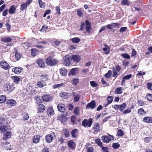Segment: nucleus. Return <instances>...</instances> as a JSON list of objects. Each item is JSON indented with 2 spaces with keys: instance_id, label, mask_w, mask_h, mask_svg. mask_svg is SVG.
Returning <instances> with one entry per match:
<instances>
[{
  "instance_id": "f257e3e1",
  "label": "nucleus",
  "mask_w": 152,
  "mask_h": 152,
  "mask_svg": "<svg viewBox=\"0 0 152 152\" xmlns=\"http://www.w3.org/2000/svg\"><path fill=\"white\" fill-rule=\"evenodd\" d=\"M8 127L7 125H4L3 126L1 132L4 133L3 137V139L5 140L10 138L12 135V133L10 131H7L8 129Z\"/></svg>"
},
{
  "instance_id": "f03ea898",
  "label": "nucleus",
  "mask_w": 152,
  "mask_h": 152,
  "mask_svg": "<svg viewBox=\"0 0 152 152\" xmlns=\"http://www.w3.org/2000/svg\"><path fill=\"white\" fill-rule=\"evenodd\" d=\"M58 60L53 58L52 56L48 57L45 60L46 64L50 66L55 65L58 62Z\"/></svg>"
},
{
  "instance_id": "7ed1b4c3",
  "label": "nucleus",
  "mask_w": 152,
  "mask_h": 152,
  "mask_svg": "<svg viewBox=\"0 0 152 152\" xmlns=\"http://www.w3.org/2000/svg\"><path fill=\"white\" fill-rule=\"evenodd\" d=\"M42 101L41 99H39V102H37L38 104V109L37 113H44L45 109V106L43 104H42Z\"/></svg>"
},
{
  "instance_id": "20e7f679",
  "label": "nucleus",
  "mask_w": 152,
  "mask_h": 152,
  "mask_svg": "<svg viewBox=\"0 0 152 152\" xmlns=\"http://www.w3.org/2000/svg\"><path fill=\"white\" fill-rule=\"evenodd\" d=\"M92 120V118H89L88 120L87 119H85L82 121V125L85 127L87 126L90 127L93 122Z\"/></svg>"
},
{
  "instance_id": "39448f33",
  "label": "nucleus",
  "mask_w": 152,
  "mask_h": 152,
  "mask_svg": "<svg viewBox=\"0 0 152 152\" xmlns=\"http://www.w3.org/2000/svg\"><path fill=\"white\" fill-rule=\"evenodd\" d=\"M71 58L69 55L66 56L63 58V63L66 66H69L71 64Z\"/></svg>"
},
{
  "instance_id": "423d86ee",
  "label": "nucleus",
  "mask_w": 152,
  "mask_h": 152,
  "mask_svg": "<svg viewBox=\"0 0 152 152\" xmlns=\"http://www.w3.org/2000/svg\"><path fill=\"white\" fill-rule=\"evenodd\" d=\"M12 85L9 84H4V90L5 91L10 92L13 91L15 87Z\"/></svg>"
},
{
  "instance_id": "0eeeda50",
  "label": "nucleus",
  "mask_w": 152,
  "mask_h": 152,
  "mask_svg": "<svg viewBox=\"0 0 152 152\" xmlns=\"http://www.w3.org/2000/svg\"><path fill=\"white\" fill-rule=\"evenodd\" d=\"M14 50V51L13 52L15 54L14 56V58L13 59V61H16L19 60L20 58L22 55L18 51L16 48H15Z\"/></svg>"
},
{
  "instance_id": "6e6552de",
  "label": "nucleus",
  "mask_w": 152,
  "mask_h": 152,
  "mask_svg": "<svg viewBox=\"0 0 152 152\" xmlns=\"http://www.w3.org/2000/svg\"><path fill=\"white\" fill-rule=\"evenodd\" d=\"M0 65L1 68L5 70L9 69L10 68L9 64L5 60H2L0 61Z\"/></svg>"
},
{
  "instance_id": "1a4fd4ad",
  "label": "nucleus",
  "mask_w": 152,
  "mask_h": 152,
  "mask_svg": "<svg viewBox=\"0 0 152 152\" xmlns=\"http://www.w3.org/2000/svg\"><path fill=\"white\" fill-rule=\"evenodd\" d=\"M43 101L45 102H49L52 99L53 97L49 94H45L42 96Z\"/></svg>"
},
{
  "instance_id": "9d476101",
  "label": "nucleus",
  "mask_w": 152,
  "mask_h": 152,
  "mask_svg": "<svg viewBox=\"0 0 152 152\" xmlns=\"http://www.w3.org/2000/svg\"><path fill=\"white\" fill-rule=\"evenodd\" d=\"M71 58V60H72L73 62L76 63L78 62L81 59L80 56L78 55H73Z\"/></svg>"
},
{
  "instance_id": "9b49d317",
  "label": "nucleus",
  "mask_w": 152,
  "mask_h": 152,
  "mask_svg": "<svg viewBox=\"0 0 152 152\" xmlns=\"http://www.w3.org/2000/svg\"><path fill=\"white\" fill-rule=\"evenodd\" d=\"M79 130L75 128L71 131V135L73 138H76L79 136Z\"/></svg>"
},
{
  "instance_id": "f8f14e48",
  "label": "nucleus",
  "mask_w": 152,
  "mask_h": 152,
  "mask_svg": "<svg viewBox=\"0 0 152 152\" xmlns=\"http://www.w3.org/2000/svg\"><path fill=\"white\" fill-rule=\"evenodd\" d=\"M66 108V106L63 104H59L57 106V108L58 110L61 112H64Z\"/></svg>"
},
{
  "instance_id": "ddd939ff",
  "label": "nucleus",
  "mask_w": 152,
  "mask_h": 152,
  "mask_svg": "<svg viewBox=\"0 0 152 152\" xmlns=\"http://www.w3.org/2000/svg\"><path fill=\"white\" fill-rule=\"evenodd\" d=\"M67 144L68 147L71 149L73 150L75 149L76 145L72 140L69 141L67 142Z\"/></svg>"
},
{
  "instance_id": "4468645a",
  "label": "nucleus",
  "mask_w": 152,
  "mask_h": 152,
  "mask_svg": "<svg viewBox=\"0 0 152 152\" xmlns=\"http://www.w3.org/2000/svg\"><path fill=\"white\" fill-rule=\"evenodd\" d=\"M96 105V103L95 101L93 100L87 104L86 108H91L92 109H93L95 107Z\"/></svg>"
},
{
  "instance_id": "2eb2a0df",
  "label": "nucleus",
  "mask_w": 152,
  "mask_h": 152,
  "mask_svg": "<svg viewBox=\"0 0 152 152\" xmlns=\"http://www.w3.org/2000/svg\"><path fill=\"white\" fill-rule=\"evenodd\" d=\"M55 113L52 107H49L47 110V114L48 116H51L54 115Z\"/></svg>"
},
{
  "instance_id": "dca6fc26",
  "label": "nucleus",
  "mask_w": 152,
  "mask_h": 152,
  "mask_svg": "<svg viewBox=\"0 0 152 152\" xmlns=\"http://www.w3.org/2000/svg\"><path fill=\"white\" fill-rule=\"evenodd\" d=\"M93 129L94 133H97L98 132L100 131V124L98 122L95 123Z\"/></svg>"
},
{
  "instance_id": "f3484780",
  "label": "nucleus",
  "mask_w": 152,
  "mask_h": 152,
  "mask_svg": "<svg viewBox=\"0 0 152 152\" xmlns=\"http://www.w3.org/2000/svg\"><path fill=\"white\" fill-rule=\"evenodd\" d=\"M53 139V137L51 134H48L45 136V140L48 143L51 142Z\"/></svg>"
},
{
  "instance_id": "a211bd4d",
  "label": "nucleus",
  "mask_w": 152,
  "mask_h": 152,
  "mask_svg": "<svg viewBox=\"0 0 152 152\" xmlns=\"http://www.w3.org/2000/svg\"><path fill=\"white\" fill-rule=\"evenodd\" d=\"M40 136L38 135H34L32 138V141L33 143L37 144L38 143L40 140Z\"/></svg>"
},
{
  "instance_id": "6ab92c4d",
  "label": "nucleus",
  "mask_w": 152,
  "mask_h": 152,
  "mask_svg": "<svg viewBox=\"0 0 152 152\" xmlns=\"http://www.w3.org/2000/svg\"><path fill=\"white\" fill-rule=\"evenodd\" d=\"M37 63L41 68H44L45 66V62L42 59H39L37 60Z\"/></svg>"
},
{
  "instance_id": "aec40b11",
  "label": "nucleus",
  "mask_w": 152,
  "mask_h": 152,
  "mask_svg": "<svg viewBox=\"0 0 152 152\" xmlns=\"http://www.w3.org/2000/svg\"><path fill=\"white\" fill-rule=\"evenodd\" d=\"M6 103L10 106H13L15 105L16 101L15 100L12 99H7L6 102Z\"/></svg>"
},
{
  "instance_id": "412c9836",
  "label": "nucleus",
  "mask_w": 152,
  "mask_h": 152,
  "mask_svg": "<svg viewBox=\"0 0 152 152\" xmlns=\"http://www.w3.org/2000/svg\"><path fill=\"white\" fill-rule=\"evenodd\" d=\"M58 118L59 120H61L62 123L66 122L68 119L67 117L64 114H62L58 116Z\"/></svg>"
},
{
  "instance_id": "4be33fe9",
  "label": "nucleus",
  "mask_w": 152,
  "mask_h": 152,
  "mask_svg": "<svg viewBox=\"0 0 152 152\" xmlns=\"http://www.w3.org/2000/svg\"><path fill=\"white\" fill-rule=\"evenodd\" d=\"M104 45L105 48H103L102 50L104 52L105 54H108L110 53V48L106 44H104Z\"/></svg>"
},
{
  "instance_id": "5701e85b",
  "label": "nucleus",
  "mask_w": 152,
  "mask_h": 152,
  "mask_svg": "<svg viewBox=\"0 0 152 152\" xmlns=\"http://www.w3.org/2000/svg\"><path fill=\"white\" fill-rule=\"evenodd\" d=\"M16 10V7L15 6L13 5L11 6L9 10V13L10 14H14Z\"/></svg>"
},
{
  "instance_id": "b1692460",
  "label": "nucleus",
  "mask_w": 152,
  "mask_h": 152,
  "mask_svg": "<svg viewBox=\"0 0 152 152\" xmlns=\"http://www.w3.org/2000/svg\"><path fill=\"white\" fill-rule=\"evenodd\" d=\"M12 78L13 80V82L15 84H18L20 81V78L18 76H15L12 77Z\"/></svg>"
},
{
  "instance_id": "393cba45",
  "label": "nucleus",
  "mask_w": 152,
  "mask_h": 152,
  "mask_svg": "<svg viewBox=\"0 0 152 152\" xmlns=\"http://www.w3.org/2000/svg\"><path fill=\"white\" fill-rule=\"evenodd\" d=\"M152 117H151L146 116L144 117L143 121L144 122L147 123H151L152 122Z\"/></svg>"
},
{
  "instance_id": "a878e982",
  "label": "nucleus",
  "mask_w": 152,
  "mask_h": 152,
  "mask_svg": "<svg viewBox=\"0 0 152 152\" xmlns=\"http://www.w3.org/2000/svg\"><path fill=\"white\" fill-rule=\"evenodd\" d=\"M60 72L61 75L65 76L67 75V71L64 68H62L60 69Z\"/></svg>"
},
{
  "instance_id": "bb28decb",
  "label": "nucleus",
  "mask_w": 152,
  "mask_h": 152,
  "mask_svg": "<svg viewBox=\"0 0 152 152\" xmlns=\"http://www.w3.org/2000/svg\"><path fill=\"white\" fill-rule=\"evenodd\" d=\"M102 139L104 142L108 143L110 141L108 136L106 135H103L102 137Z\"/></svg>"
},
{
  "instance_id": "cd10ccee",
  "label": "nucleus",
  "mask_w": 152,
  "mask_h": 152,
  "mask_svg": "<svg viewBox=\"0 0 152 152\" xmlns=\"http://www.w3.org/2000/svg\"><path fill=\"white\" fill-rule=\"evenodd\" d=\"M137 113L140 116H143L146 114V113L142 108H140L138 109Z\"/></svg>"
},
{
  "instance_id": "c85d7f7f",
  "label": "nucleus",
  "mask_w": 152,
  "mask_h": 152,
  "mask_svg": "<svg viewBox=\"0 0 152 152\" xmlns=\"http://www.w3.org/2000/svg\"><path fill=\"white\" fill-rule=\"evenodd\" d=\"M44 83L45 82L43 80H41L38 82L37 85L39 88H42L46 85V84Z\"/></svg>"
},
{
  "instance_id": "c756f323",
  "label": "nucleus",
  "mask_w": 152,
  "mask_h": 152,
  "mask_svg": "<svg viewBox=\"0 0 152 152\" xmlns=\"http://www.w3.org/2000/svg\"><path fill=\"white\" fill-rule=\"evenodd\" d=\"M39 50H37L35 48H33L31 50V55L33 56H35L37 54Z\"/></svg>"
},
{
  "instance_id": "7c9ffc66",
  "label": "nucleus",
  "mask_w": 152,
  "mask_h": 152,
  "mask_svg": "<svg viewBox=\"0 0 152 152\" xmlns=\"http://www.w3.org/2000/svg\"><path fill=\"white\" fill-rule=\"evenodd\" d=\"M119 110L121 112H122L124 110L126 107L127 105L125 103H124L121 105H119Z\"/></svg>"
},
{
  "instance_id": "2f4dec72",
  "label": "nucleus",
  "mask_w": 152,
  "mask_h": 152,
  "mask_svg": "<svg viewBox=\"0 0 152 152\" xmlns=\"http://www.w3.org/2000/svg\"><path fill=\"white\" fill-rule=\"evenodd\" d=\"M63 133L66 137H69L70 136L68 130L65 129L63 130Z\"/></svg>"
},
{
  "instance_id": "473e14b6",
  "label": "nucleus",
  "mask_w": 152,
  "mask_h": 152,
  "mask_svg": "<svg viewBox=\"0 0 152 152\" xmlns=\"http://www.w3.org/2000/svg\"><path fill=\"white\" fill-rule=\"evenodd\" d=\"M12 40V39L10 37H4L2 38L1 41L4 42H9Z\"/></svg>"
},
{
  "instance_id": "72a5a7b5",
  "label": "nucleus",
  "mask_w": 152,
  "mask_h": 152,
  "mask_svg": "<svg viewBox=\"0 0 152 152\" xmlns=\"http://www.w3.org/2000/svg\"><path fill=\"white\" fill-rule=\"evenodd\" d=\"M12 71L14 72L16 74L20 73L21 71V69L17 67L13 68L12 70Z\"/></svg>"
},
{
  "instance_id": "f704fd0d",
  "label": "nucleus",
  "mask_w": 152,
  "mask_h": 152,
  "mask_svg": "<svg viewBox=\"0 0 152 152\" xmlns=\"http://www.w3.org/2000/svg\"><path fill=\"white\" fill-rule=\"evenodd\" d=\"M20 10L21 11H24L25 10H26L27 5L26 3H23L21 4L20 5Z\"/></svg>"
},
{
  "instance_id": "c9c22d12",
  "label": "nucleus",
  "mask_w": 152,
  "mask_h": 152,
  "mask_svg": "<svg viewBox=\"0 0 152 152\" xmlns=\"http://www.w3.org/2000/svg\"><path fill=\"white\" fill-rule=\"evenodd\" d=\"M77 69V68H72L71 69L69 74V75H75L76 74V71Z\"/></svg>"
},
{
  "instance_id": "e433bc0d",
  "label": "nucleus",
  "mask_w": 152,
  "mask_h": 152,
  "mask_svg": "<svg viewBox=\"0 0 152 152\" xmlns=\"http://www.w3.org/2000/svg\"><path fill=\"white\" fill-rule=\"evenodd\" d=\"M71 41L74 43H78L80 41V39L77 37L72 38L71 39Z\"/></svg>"
},
{
  "instance_id": "4c0bfd02",
  "label": "nucleus",
  "mask_w": 152,
  "mask_h": 152,
  "mask_svg": "<svg viewBox=\"0 0 152 152\" xmlns=\"http://www.w3.org/2000/svg\"><path fill=\"white\" fill-rule=\"evenodd\" d=\"M112 73V71L110 70L108 71L107 73L104 75V77L106 78H109L111 77Z\"/></svg>"
},
{
  "instance_id": "58836bf2",
  "label": "nucleus",
  "mask_w": 152,
  "mask_h": 152,
  "mask_svg": "<svg viewBox=\"0 0 152 152\" xmlns=\"http://www.w3.org/2000/svg\"><path fill=\"white\" fill-rule=\"evenodd\" d=\"M122 87H118L115 89L114 92L116 94H120L122 92Z\"/></svg>"
},
{
  "instance_id": "ea45409f",
  "label": "nucleus",
  "mask_w": 152,
  "mask_h": 152,
  "mask_svg": "<svg viewBox=\"0 0 152 152\" xmlns=\"http://www.w3.org/2000/svg\"><path fill=\"white\" fill-rule=\"evenodd\" d=\"M79 79L77 78H75L71 81V83L74 86H76L78 83Z\"/></svg>"
},
{
  "instance_id": "a19ab883",
  "label": "nucleus",
  "mask_w": 152,
  "mask_h": 152,
  "mask_svg": "<svg viewBox=\"0 0 152 152\" xmlns=\"http://www.w3.org/2000/svg\"><path fill=\"white\" fill-rule=\"evenodd\" d=\"M6 97L5 95H2L0 96V102L3 103L6 100Z\"/></svg>"
},
{
  "instance_id": "79ce46f5",
  "label": "nucleus",
  "mask_w": 152,
  "mask_h": 152,
  "mask_svg": "<svg viewBox=\"0 0 152 152\" xmlns=\"http://www.w3.org/2000/svg\"><path fill=\"white\" fill-rule=\"evenodd\" d=\"M90 84L91 86L93 87H96L98 86V83L94 81H90Z\"/></svg>"
},
{
  "instance_id": "37998d69",
  "label": "nucleus",
  "mask_w": 152,
  "mask_h": 152,
  "mask_svg": "<svg viewBox=\"0 0 152 152\" xmlns=\"http://www.w3.org/2000/svg\"><path fill=\"white\" fill-rule=\"evenodd\" d=\"M120 146V145L119 142L114 143L113 144L112 147L113 148L116 149L119 148Z\"/></svg>"
},
{
  "instance_id": "c03bdc74",
  "label": "nucleus",
  "mask_w": 152,
  "mask_h": 152,
  "mask_svg": "<svg viewBox=\"0 0 152 152\" xmlns=\"http://www.w3.org/2000/svg\"><path fill=\"white\" fill-rule=\"evenodd\" d=\"M113 97L112 96H108L107 98V99L108 102V104L111 103L113 101Z\"/></svg>"
},
{
  "instance_id": "a18cd8bd",
  "label": "nucleus",
  "mask_w": 152,
  "mask_h": 152,
  "mask_svg": "<svg viewBox=\"0 0 152 152\" xmlns=\"http://www.w3.org/2000/svg\"><path fill=\"white\" fill-rule=\"evenodd\" d=\"M117 135L118 136H122L124 135V133L121 129H118L117 132Z\"/></svg>"
},
{
  "instance_id": "49530a36",
  "label": "nucleus",
  "mask_w": 152,
  "mask_h": 152,
  "mask_svg": "<svg viewBox=\"0 0 152 152\" xmlns=\"http://www.w3.org/2000/svg\"><path fill=\"white\" fill-rule=\"evenodd\" d=\"M80 98V96L79 94H77L74 96V101L75 102H77L79 100Z\"/></svg>"
},
{
  "instance_id": "de8ad7c7",
  "label": "nucleus",
  "mask_w": 152,
  "mask_h": 152,
  "mask_svg": "<svg viewBox=\"0 0 152 152\" xmlns=\"http://www.w3.org/2000/svg\"><path fill=\"white\" fill-rule=\"evenodd\" d=\"M95 142L100 147L102 146V143L100 140L99 138H97L95 140Z\"/></svg>"
},
{
  "instance_id": "09e8293b",
  "label": "nucleus",
  "mask_w": 152,
  "mask_h": 152,
  "mask_svg": "<svg viewBox=\"0 0 152 152\" xmlns=\"http://www.w3.org/2000/svg\"><path fill=\"white\" fill-rule=\"evenodd\" d=\"M147 99L149 101H152V94H148L145 96Z\"/></svg>"
},
{
  "instance_id": "8fccbe9b",
  "label": "nucleus",
  "mask_w": 152,
  "mask_h": 152,
  "mask_svg": "<svg viewBox=\"0 0 152 152\" xmlns=\"http://www.w3.org/2000/svg\"><path fill=\"white\" fill-rule=\"evenodd\" d=\"M121 56L123 58H124L127 59H130V56L126 53H122L121 54Z\"/></svg>"
},
{
  "instance_id": "3c124183",
  "label": "nucleus",
  "mask_w": 152,
  "mask_h": 152,
  "mask_svg": "<svg viewBox=\"0 0 152 152\" xmlns=\"http://www.w3.org/2000/svg\"><path fill=\"white\" fill-rule=\"evenodd\" d=\"M113 77H115V78H116L117 77V76L118 75L117 72L115 71V68L114 67H113Z\"/></svg>"
},
{
  "instance_id": "603ef678",
  "label": "nucleus",
  "mask_w": 152,
  "mask_h": 152,
  "mask_svg": "<svg viewBox=\"0 0 152 152\" xmlns=\"http://www.w3.org/2000/svg\"><path fill=\"white\" fill-rule=\"evenodd\" d=\"M48 28V26H47L43 25L42 28L40 29V31L41 32L46 31Z\"/></svg>"
},
{
  "instance_id": "864d4df0",
  "label": "nucleus",
  "mask_w": 152,
  "mask_h": 152,
  "mask_svg": "<svg viewBox=\"0 0 152 152\" xmlns=\"http://www.w3.org/2000/svg\"><path fill=\"white\" fill-rule=\"evenodd\" d=\"M77 15L80 17L83 16V13L82 12V10L80 9H78L77 10Z\"/></svg>"
},
{
  "instance_id": "5fc2aeb1",
  "label": "nucleus",
  "mask_w": 152,
  "mask_h": 152,
  "mask_svg": "<svg viewBox=\"0 0 152 152\" xmlns=\"http://www.w3.org/2000/svg\"><path fill=\"white\" fill-rule=\"evenodd\" d=\"M71 121L74 124H75L76 123V117L74 115L72 116L71 117Z\"/></svg>"
},
{
  "instance_id": "6e6d98bb",
  "label": "nucleus",
  "mask_w": 152,
  "mask_h": 152,
  "mask_svg": "<svg viewBox=\"0 0 152 152\" xmlns=\"http://www.w3.org/2000/svg\"><path fill=\"white\" fill-rule=\"evenodd\" d=\"M121 4L123 5H129V3L128 0H123L121 2Z\"/></svg>"
},
{
  "instance_id": "4d7b16f0",
  "label": "nucleus",
  "mask_w": 152,
  "mask_h": 152,
  "mask_svg": "<svg viewBox=\"0 0 152 152\" xmlns=\"http://www.w3.org/2000/svg\"><path fill=\"white\" fill-rule=\"evenodd\" d=\"M74 113L77 115H79V108L78 107H75L74 110Z\"/></svg>"
},
{
  "instance_id": "13d9d810",
  "label": "nucleus",
  "mask_w": 152,
  "mask_h": 152,
  "mask_svg": "<svg viewBox=\"0 0 152 152\" xmlns=\"http://www.w3.org/2000/svg\"><path fill=\"white\" fill-rule=\"evenodd\" d=\"M64 84L63 83L60 84H55L53 86V88L54 89H56L62 86Z\"/></svg>"
},
{
  "instance_id": "bf43d9fd",
  "label": "nucleus",
  "mask_w": 152,
  "mask_h": 152,
  "mask_svg": "<svg viewBox=\"0 0 152 152\" xmlns=\"http://www.w3.org/2000/svg\"><path fill=\"white\" fill-rule=\"evenodd\" d=\"M151 137H146L144 138V140L145 142L148 143L151 141Z\"/></svg>"
},
{
  "instance_id": "052dcab7",
  "label": "nucleus",
  "mask_w": 152,
  "mask_h": 152,
  "mask_svg": "<svg viewBox=\"0 0 152 152\" xmlns=\"http://www.w3.org/2000/svg\"><path fill=\"white\" fill-rule=\"evenodd\" d=\"M137 54V52L134 49H133L132 51V55H131V57H133L134 56H136Z\"/></svg>"
},
{
  "instance_id": "680f3d73",
  "label": "nucleus",
  "mask_w": 152,
  "mask_h": 152,
  "mask_svg": "<svg viewBox=\"0 0 152 152\" xmlns=\"http://www.w3.org/2000/svg\"><path fill=\"white\" fill-rule=\"evenodd\" d=\"M85 23L84 22H83L81 23L80 28L79 29L80 30L83 31L85 29Z\"/></svg>"
},
{
  "instance_id": "e2e57ef3",
  "label": "nucleus",
  "mask_w": 152,
  "mask_h": 152,
  "mask_svg": "<svg viewBox=\"0 0 152 152\" xmlns=\"http://www.w3.org/2000/svg\"><path fill=\"white\" fill-rule=\"evenodd\" d=\"M147 88L149 90H151L152 87V83L151 82L148 83L146 85Z\"/></svg>"
},
{
  "instance_id": "0e129e2a",
  "label": "nucleus",
  "mask_w": 152,
  "mask_h": 152,
  "mask_svg": "<svg viewBox=\"0 0 152 152\" xmlns=\"http://www.w3.org/2000/svg\"><path fill=\"white\" fill-rule=\"evenodd\" d=\"M101 147L103 152H109L108 149L107 147H103L102 146Z\"/></svg>"
},
{
  "instance_id": "69168bd1",
  "label": "nucleus",
  "mask_w": 152,
  "mask_h": 152,
  "mask_svg": "<svg viewBox=\"0 0 152 152\" xmlns=\"http://www.w3.org/2000/svg\"><path fill=\"white\" fill-rule=\"evenodd\" d=\"M131 112V108L130 107H128L127 108V109L124 110L123 112V113L124 114H126L128 113H130Z\"/></svg>"
},
{
  "instance_id": "338daca9",
  "label": "nucleus",
  "mask_w": 152,
  "mask_h": 152,
  "mask_svg": "<svg viewBox=\"0 0 152 152\" xmlns=\"http://www.w3.org/2000/svg\"><path fill=\"white\" fill-rule=\"evenodd\" d=\"M38 3L39 5V6L41 8H42L44 7L45 3L44 2H42V0H38Z\"/></svg>"
},
{
  "instance_id": "774afa93",
  "label": "nucleus",
  "mask_w": 152,
  "mask_h": 152,
  "mask_svg": "<svg viewBox=\"0 0 152 152\" xmlns=\"http://www.w3.org/2000/svg\"><path fill=\"white\" fill-rule=\"evenodd\" d=\"M85 28H86V31L88 33H90V30L91 29V25L86 26Z\"/></svg>"
}]
</instances>
